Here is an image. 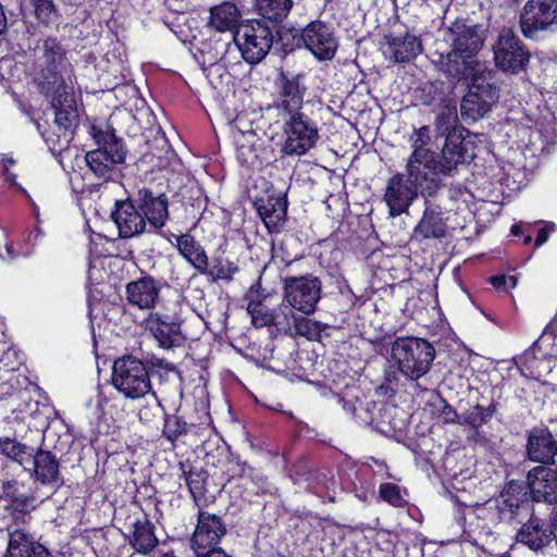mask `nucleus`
<instances>
[{"instance_id": "6e6d98bb", "label": "nucleus", "mask_w": 557, "mask_h": 557, "mask_svg": "<svg viewBox=\"0 0 557 557\" xmlns=\"http://www.w3.org/2000/svg\"><path fill=\"white\" fill-rule=\"evenodd\" d=\"M490 283L498 290L507 292L508 288H513L517 285V277L513 275L507 276L505 274L495 275L490 277Z\"/></svg>"}, {"instance_id": "412c9836", "label": "nucleus", "mask_w": 557, "mask_h": 557, "mask_svg": "<svg viewBox=\"0 0 557 557\" xmlns=\"http://www.w3.org/2000/svg\"><path fill=\"white\" fill-rule=\"evenodd\" d=\"M178 468L188 486L195 505L200 509L209 506L214 497L208 495L209 473L203 467L193 466L188 460L181 461Z\"/></svg>"}, {"instance_id": "bf43d9fd", "label": "nucleus", "mask_w": 557, "mask_h": 557, "mask_svg": "<svg viewBox=\"0 0 557 557\" xmlns=\"http://www.w3.org/2000/svg\"><path fill=\"white\" fill-rule=\"evenodd\" d=\"M127 301L139 307V281H133L126 285Z\"/></svg>"}, {"instance_id": "864d4df0", "label": "nucleus", "mask_w": 557, "mask_h": 557, "mask_svg": "<svg viewBox=\"0 0 557 557\" xmlns=\"http://www.w3.org/2000/svg\"><path fill=\"white\" fill-rule=\"evenodd\" d=\"M153 530L154 525L150 521L146 520L145 523H141V554H148L157 546L159 541Z\"/></svg>"}, {"instance_id": "423d86ee", "label": "nucleus", "mask_w": 557, "mask_h": 557, "mask_svg": "<svg viewBox=\"0 0 557 557\" xmlns=\"http://www.w3.org/2000/svg\"><path fill=\"white\" fill-rule=\"evenodd\" d=\"M322 282L313 274L286 276L283 281V297L288 307L304 314L315 311L321 299Z\"/></svg>"}, {"instance_id": "69168bd1", "label": "nucleus", "mask_w": 557, "mask_h": 557, "mask_svg": "<svg viewBox=\"0 0 557 557\" xmlns=\"http://www.w3.org/2000/svg\"><path fill=\"white\" fill-rule=\"evenodd\" d=\"M8 27V20L5 13L3 11L2 5L0 4V35H2Z\"/></svg>"}, {"instance_id": "603ef678", "label": "nucleus", "mask_w": 557, "mask_h": 557, "mask_svg": "<svg viewBox=\"0 0 557 557\" xmlns=\"http://www.w3.org/2000/svg\"><path fill=\"white\" fill-rule=\"evenodd\" d=\"M187 423L176 416L169 417L164 420L163 433L172 442L180 435L187 433Z\"/></svg>"}, {"instance_id": "9b49d317", "label": "nucleus", "mask_w": 557, "mask_h": 557, "mask_svg": "<svg viewBox=\"0 0 557 557\" xmlns=\"http://www.w3.org/2000/svg\"><path fill=\"white\" fill-rule=\"evenodd\" d=\"M306 91L307 87L301 83V75L288 76L281 73L276 81L272 106L284 116L305 115L300 111L305 103Z\"/></svg>"}, {"instance_id": "9d476101", "label": "nucleus", "mask_w": 557, "mask_h": 557, "mask_svg": "<svg viewBox=\"0 0 557 557\" xmlns=\"http://www.w3.org/2000/svg\"><path fill=\"white\" fill-rule=\"evenodd\" d=\"M496 65L503 71L518 73L525 69L530 52L510 28H504L494 47Z\"/></svg>"}, {"instance_id": "20e7f679", "label": "nucleus", "mask_w": 557, "mask_h": 557, "mask_svg": "<svg viewBox=\"0 0 557 557\" xmlns=\"http://www.w3.org/2000/svg\"><path fill=\"white\" fill-rule=\"evenodd\" d=\"M392 356L399 371L407 379L417 381L429 372L435 349L425 339L399 337L393 343Z\"/></svg>"}, {"instance_id": "393cba45", "label": "nucleus", "mask_w": 557, "mask_h": 557, "mask_svg": "<svg viewBox=\"0 0 557 557\" xmlns=\"http://www.w3.org/2000/svg\"><path fill=\"white\" fill-rule=\"evenodd\" d=\"M385 40L382 47L383 53L396 63L409 62L422 51V45L414 35L385 36Z\"/></svg>"}, {"instance_id": "f3484780", "label": "nucleus", "mask_w": 557, "mask_h": 557, "mask_svg": "<svg viewBox=\"0 0 557 557\" xmlns=\"http://www.w3.org/2000/svg\"><path fill=\"white\" fill-rule=\"evenodd\" d=\"M556 539V527L534 515L521 525L516 535L518 543L536 553L543 552Z\"/></svg>"}, {"instance_id": "6e6552de", "label": "nucleus", "mask_w": 557, "mask_h": 557, "mask_svg": "<svg viewBox=\"0 0 557 557\" xmlns=\"http://www.w3.org/2000/svg\"><path fill=\"white\" fill-rule=\"evenodd\" d=\"M520 29L525 38L557 30V0H528L520 12Z\"/></svg>"}, {"instance_id": "f03ea898", "label": "nucleus", "mask_w": 557, "mask_h": 557, "mask_svg": "<svg viewBox=\"0 0 557 557\" xmlns=\"http://www.w3.org/2000/svg\"><path fill=\"white\" fill-rule=\"evenodd\" d=\"M406 173L397 172L388 178L383 199L391 216L408 213L410 206L419 194L425 199L434 196L441 188L437 174L420 168H409L406 163Z\"/></svg>"}, {"instance_id": "a211bd4d", "label": "nucleus", "mask_w": 557, "mask_h": 557, "mask_svg": "<svg viewBox=\"0 0 557 557\" xmlns=\"http://www.w3.org/2000/svg\"><path fill=\"white\" fill-rule=\"evenodd\" d=\"M34 82L41 94L51 98V107H69L67 103L72 102L73 88L66 84L58 70L51 66L44 67Z\"/></svg>"}, {"instance_id": "4be33fe9", "label": "nucleus", "mask_w": 557, "mask_h": 557, "mask_svg": "<svg viewBox=\"0 0 557 557\" xmlns=\"http://www.w3.org/2000/svg\"><path fill=\"white\" fill-rule=\"evenodd\" d=\"M165 188L163 183H159L158 190L149 187L141 190V212L154 228H161L169 218Z\"/></svg>"}, {"instance_id": "4d7b16f0", "label": "nucleus", "mask_w": 557, "mask_h": 557, "mask_svg": "<svg viewBox=\"0 0 557 557\" xmlns=\"http://www.w3.org/2000/svg\"><path fill=\"white\" fill-rule=\"evenodd\" d=\"M141 384H144V388L146 389L145 392L141 389V399L146 400L147 405H149V399H151V401H152L151 409L153 411H156L157 413L161 414L162 409H161V406L158 403L154 394L148 395L151 386H150L149 380H147V382H146L144 375H141Z\"/></svg>"}, {"instance_id": "1a4fd4ad", "label": "nucleus", "mask_w": 557, "mask_h": 557, "mask_svg": "<svg viewBox=\"0 0 557 557\" xmlns=\"http://www.w3.org/2000/svg\"><path fill=\"white\" fill-rule=\"evenodd\" d=\"M143 116L147 119L148 126L145 127L141 136L145 138V146L148 150L141 153V161L149 164L152 170H161L166 166L171 153L168 139L157 123L153 110L147 104H141Z\"/></svg>"}, {"instance_id": "052dcab7", "label": "nucleus", "mask_w": 557, "mask_h": 557, "mask_svg": "<svg viewBox=\"0 0 557 557\" xmlns=\"http://www.w3.org/2000/svg\"><path fill=\"white\" fill-rule=\"evenodd\" d=\"M556 228L555 224L553 222H547L543 227H541L537 232V236L535 238V246L540 247L542 246L547 239L548 235L554 232Z\"/></svg>"}, {"instance_id": "2eb2a0df", "label": "nucleus", "mask_w": 557, "mask_h": 557, "mask_svg": "<svg viewBox=\"0 0 557 557\" xmlns=\"http://www.w3.org/2000/svg\"><path fill=\"white\" fill-rule=\"evenodd\" d=\"M225 533L226 528L222 519L200 508L196 530L191 537V548L196 555H203L208 553L209 549L216 548V545Z\"/></svg>"}, {"instance_id": "473e14b6", "label": "nucleus", "mask_w": 557, "mask_h": 557, "mask_svg": "<svg viewBox=\"0 0 557 557\" xmlns=\"http://www.w3.org/2000/svg\"><path fill=\"white\" fill-rule=\"evenodd\" d=\"M0 497L10 502V508L23 515L28 513L35 508V497L21 493L16 480L2 482Z\"/></svg>"}, {"instance_id": "7c9ffc66", "label": "nucleus", "mask_w": 557, "mask_h": 557, "mask_svg": "<svg viewBox=\"0 0 557 557\" xmlns=\"http://www.w3.org/2000/svg\"><path fill=\"white\" fill-rule=\"evenodd\" d=\"M85 160L89 169L99 178H103L104 182L114 181L119 177L120 171L115 168L112 157H109L106 150H92L88 151L85 156Z\"/></svg>"}, {"instance_id": "c85d7f7f", "label": "nucleus", "mask_w": 557, "mask_h": 557, "mask_svg": "<svg viewBox=\"0 0 557 557\" xmlns=\"http://www.w3.org/2000/svg\"><path fill=\"white\" fill-rule=\"evenodd\" d=\"M29 465L34 466L36 479L41 483H58L60 481L59 461L51 451L39 448L33 453Z\"/></svg>"}, {"instance_id": "f8f14e48", "label": "nucleus", "mask_w": 557, "mask_h": 557, "mask_svg": "<svg viewBox=\"0 0 557 557\" xmlns=\"http://www.w3.org/2000/svg\"><path fill=\"white\" fill-rule=\"evenodd\" d=\"M301 40L305 47L321 61L332 60L338 48L334 28L320 20L312 21L302 29Z\"/></svg>"}, {"instance_id": "b1692460", "label": "nucleus", "mask_w": 557, "mask_h": 557, "mask_svg": "<svg viewBox=\"0 0 557 557\" xmlns=\"http://www.w3.org/2000/svg\"><path fill=\"white\" fill-rule=\"evenodd\" d=\"M435 132L438 136H445V140L453 133L458 135L457 152L461 157L458 161V166L465 164L468 158L472 159V156L468 154V143L465 138V133H468V131L458 125V115L455 108L446 107L437 114L435 120Z\"/></svg>"}, {"instance_id": "09e8293b", "label": "nucleus", "mask_w": 557, "mask_h": 557, "mask_svg": "<svg viewBox=\"0 0 557 557\" xmlns=\"http://www.w3.org/2000/svg\"><path fill=\"white\" fill-rule=\"evenodd\" d=\"M379 495L382 500L387 504L403 508L407 505V500L401 493L400 487L395 483H383L380 485Z\"/></svg>"}, {"instance_id": "37998d69", "label": "nucleus", "mask_w": 557, "mask_h": 557, "mask_svg": "<svg viewBox=\"0 0 557 557\" xmlns=\"http://www.w3.org/2000/svg\"><path fill=\"white\" fill-rule=\"evenodd\" d=\"M238 272V267L227 260L222 258L213 259L212 265H207V270L202 271L201 274L207 275L211 278L212 282L216 281H232L235 273Z\"/></svg>"}, {"instance_id": "4c0bfd02", "label": "nucleus", "mask_w": 557, "mask_h": 557, "mask_svg": "<svg viewBox=\"0 0 557 557\" xmlns=\"http://www.w3.org/2000/svg\"><path fill=\"white\" fill-rule=\"evenodd\" d=\"M169 289V285L163 280H154L150 275L141 276V309L156 308L162 301L161 292Z\"/></svg>"}, {"instance_id": "0eeeda50", "label": "nucleus", "mask_w": 557, "mask_h": 557, "mask_svg": "<svg viewBox=\"0 0 557 557\" xmlns=\"http://www.w3.org/2000/svg\"><path fill=\"white\" fill-rule=\"evenodd\" d=\"M317 124L307 115L288 117L283 125L281 152L288 157L305 156L319 140Z\"/></svg>"}, {"instance_id": "de8ad7c7", "label": "nucleus", "mask_w": 557, "mask_h": 557, "mask_svg": "<svg viewBox=\"0 0 557 557\" xmlns=\"http://www.w3.org/2000/svg\"><path fill=\"white\" fill-rule=\"evenodd\" d=\"M34 13L39 23L49 25L53 23L59 14L53 0H30Z\"/></svg>"}, {"instance_id": "4468645a", "label": "nucleus", "mask_w": 557, "mask_h": 557, "mask_svg": "<svg viewBox=\"0 0 557 557\" xmlns=\"http://www.w3.org/2000/svg\"><path fill=\"white\" fill-rule=\"evenodd\" d=\"M525 458L537 465H555L557 436L546 425H536L527 431Z\"/></svg>"}, {"instance_id": "7ed1b4c3", "label": "nucleus", "mask_w": 557, "mask_h": 557, "mask_svg": "<svg viewBox=\"0 0 557 557\" xmlns=\"http://www.w3.org/2000/svg\"><path fill=\"white\" fill-rule=\"evenodd\" d=\"M458 135L450 134L445 140L441 152L431 150L428 146L431 141L429 126L414 129L411 136V153L407 159L409 168H420L440 176H453L458 171V161L461 159L457 152Z\"/></svg>"}, {"instance_id": "3c124183", "label": "nucleus", "mask_w": 557, "mask_h": 557, "mask_svg": "<svg viewBox=\"0 0 557 557\" xmlns=\"http://www.w3.org/2000/svg\"><path fill=\"white\" fill-rule=\"evenodd\" d=\"M296 319H298V315L294 313L292 308H286L285 310L280 308L278 310H275V322H273V325L276 326L278 331L287 334L292 331V324L295 325Z\"/></svg>"}, {"instance_id": "dca6fc26", "label": "nucleus", "mask_w": 557, "mask_h": 557, "mask_svg": "<svg viewBox=\"0 0 557 557\" xmlns=\"http://www.w3.org/2000/svg\"><path fill=\"white\" fill-rule=\"evenodd\" d=\"M528 499L524 484L516 480L509 481L495 500L497 519L500 522L512 523L527 508Z\"/></svg>"}, {"instance_id": "13d9d810", "label": "nucleus", "mask_w": 557, "mask_h": 557, "mask_svg": "<svg viewBox=\"0 0 557 557\" xmlns=\"http://www.w3.org/2000/svg\"><path fill=\"white\" fill-rule=\"evenodd\" d=\"M8 33L10 34H14V38L17 39V37L20 36V34L22 36L26 35L27 33H29V29H28V26L26 25V22L23 21V20H14V21H11L10 23H8V27L5 29Z\"/></svg>"}, {"instance_id": "f257e3e1", "label": "nucleus", "mask_w": 557, "mask_h": 557, "mask_svg": "<svg viewBox=\"0 0 557 557\" xmlns=\"http://www.w3.org/2000/svg\"><path fill=\"white\" fill-rule=\"evenodd\" d=\"M448 49L440 52V70L456 83H468L469 77L480 72L481 64L475 55L484 44L483 34L476 25L455 21L445 33Z\"/></svg>"}, {"instance_id": "79ce46f5", "label": "nucleus", "mask_w": 557, "mask_h": 557, "mask_svg": "<svg viewBox=\"0 0 557 557\" xmlns=\"http://www.w3.org/2000/svg\"><path fill=\"white\" fill-rule=\"evenodd\" d=\"M496 411V406L491 404L487 407L475 405L470 407L460 416V424L469 425L473 429H479L487 423Z\"/></svg>"}, {"instance_id": "f704fd0d", "label": "nucleus", "mask_w": 557, "mask_h": 557, "mask_svg": "<svg viewBox=\"0 0 557 557\" xmlns=\"http://www.w3.org/2000/svg\"><path fill=\"white\" fill-rule=\"evenodd\" d=\"M66 106L52 107L55 115V124L62 131V135L66 138V144L72 139L75 129L79 123V115L77 113L75 97H72V102Z\"/></svg>"}, {"instance_id": "a18cd8bd", "label": "nucleus", "mask_w": 557, "mask_h": 557, "mask_svg": "<svg viewBox=\"0 0 557 557\" xmlns=\"http://www.w3.org/2000/svg\"><path fill=\"white\" fill-rule=\"evenodd\" d=\"M247 312L251 318V323L256 327L272 326L274 320L275 309H271L263 305L261 301H249L247 305Z\"/></svg>"}, {"instance_id": "5701e85b", "label": "nucleus", "mask_w": 557, "mask_h": 557, "mask_svg": "<svg viewBox=\"0 0 557 557\" xmlns=\"http://www.w3.org/2000/svg\"><path fill=\"white\" fill-rule=\"evenodd\" d=\"M144 334L153 338L161 348L173 347L180 337V326L158 312H150L141 323Z\"/></svg>"}, {"instance_id": "680f3d73", "label": "nucleus", "mask_w": 557, "mask_h": 557, "mask_svg": "<svg viewBox=\"0 0 557 557\" xmlns=\"http://www.w3.org/2000/svg\"><path fill=\"white\" fill-rule=\"evenodd\" d=\"M48 552V548L39 542H35L32 549L27 552L26 557H39Z\"/></svg>"}, {"instance_id": "aec40b11", "label": "nucleus", "mask_w": 557, "mask_h": 557, "mask_svg": "<svg viewBox=\"0 0 557 557\" xmlns=\"http://www.w3.org/2000/svg\"><path fill=\"white\" fill-rule=\"evenodd\" d=\"M442 207L430 200L424 199V210L419 223L414 226L411 239L422 242L424 239H441L446 236L447 224L443 218Z\"/></svg>"}, {"instance_id": "c03bdc74", "label": "nucleus", "mask_w": 557, "mask_h": 557, "mask_svg": "<svg viewBox=\"0 0 557 557\" xmlns=\"http://www.w3.org/2000/svg\"><path fill=\"white\" fill-rule=\"evenodd\" d=\"M491 109L484 104L482 99L474 94L467 92V95L462 98L460 104V113L462 119L478 121L483 117Z\"/></svg>"}, {"instance_id": "6ab92c4d", "label": "nucleus", "mask_w": 557, "mask_h": 557, "mask_svg": "<svg viewBox=\"0 0 557 557\" xmlns=\"http://www.w3.org/2000/svg\"><path fill=\"white\" fill-rule=\"evenodd\" d=\"M112 383L126 397H139V359L132 355L117 358L112 368Z\"/></svg>"}, {"instance_id": "cd10ccee", "label": "nucleus", "mask_w": 557, "mask_h": 557, "mask_svg": "<svg viewBox=\"0 0 557 557\" xmlns=\"http://www.w3.org/2000/svg\"><path fill=\"white\" fill-rule=\"evenodd\" d=\"M83 58L86 72L99 79L119 71V58L114 53L104 52L100 48L97 51L86 53Z\"/></svg>"}, {"instance_id": "e2e57ef3", "label": "nucleus", "mask_w": 557, "mask_h": 557, "mask_svg": "<svg viewBox=\"0 0 557 557\" xmlns=\"http://www.w3.org/2000/svg\"><path fill=\"white\" fill-rule=\"evenodd\" d=\"M133 528L134 531L131 537V544L134 546L136 552H139V548L137 547V545L139 544V520L133 523Z\"/></svg>"}, {"instance_id": "a19ab883", "label": "nucleus", "mask_w": 557, "mask_h": 557, "mask_svg": "<svg viewBox=\"0 0 557 557\" xmlns=\"http://www.w3.org/2000/svg\"><path fill=\"white\" fill-rule=\"evenodd\" d=\"M36 540L23 530L10 533L7 554L4 557H26L28 550L35 545Z\"/></svg>"}, {"instance_id": "ea45409f", "label": "nucleus", "mask_w": 557, "mask_h": 557, "mask_svg": "<svg viewBox=\"0 0 557 557\" xmlns=\"http://www.w3.org/2000/svg\"><path fill=\"white\" fill-rule=\"evenodd\" d=\"M0 451L26 469L30 463L34 449L11 437H0Z\"/></svg>"}, {"instance_id": "bb28decb", "label": "nucleus", "mask_w": 557, "mask_h": 557, "mask_svg": "<svg viewBox=\"0 0 557 557\" xmlns=\"http://www.w3.org/2000/svg\"><path fill=\"white\" fill-rule=\"evenodd\" d=\"M111 218L119 228L120 237L129 238L139 234V212L131 198L117 200Z\"/></svg>"}, {"instance_id": "49530a36", "label": "nucleus", "mask_w": 557, "mask_h": 557, "mask_svg": "<svg viewBox=\"0 0 557 557\" xmlns=\"http://www.w3.org/2000/svg\"><path fill=\"white\" fill-rule=\"evenodd\" d=\"M45 67H53L58 70V65L62 63L65 58V49L57 38L48 37L42 45Z\"/></svg>"}, {"instance_id": "39448f33", "label": "nucleus", "mask_w": 557, "mask_h": 557, "mask_svg": "<svg viewBox=\"0 0 557 557\" xmlns=\"http://www.w3.org/2000/svg\"><path fill=\"white\" fill-rule=\"evenodd\" d=\"M273 29L263 20H253L240 25L234 34V41L243 59L251 64L265 58L273 45Z\"/></svg>"}, {"instance_id": "774afa93", "label": "nucleus", "mask_w": 557, "mask_h": 557, "mask_svg": "<svg viewBox=\"0 0 557 557\" xmlns=\"http://www.w3.org/2000/svg\"><path fill=\"white\" fill-rule=\"evenodd\" d=\"M7 253H8L9 258H11V259L15 257V251L13 249L12 243L7 244Z\"/></svg>"}, {"instance_id": "5fc2aeb1", "label": "nucleus", "mask_w": 557, "mask_h": 557, "mask_svg": "<svg viewBox=\"0 0 557 557\" xmlns=\"http://www.w3.org/2000/svg\"><path fill=\"white\" fill-rule=\"evenodd\" d=\"M441 407L438 408V417L445 423L460 424V416L458 412L444 399L440 398Z\"/></svg>"}, {"instance_id": "ddd939ff", "label": "nucleus", "mask_w": 557, "mask_h": 557, "mask_svg": "<svg viewBox=\"0 0 557 557\" xmlns=\"http://www.w3.org/2000/svg\"><path fill=\"white\" fill-rule=\"evenodd\" d=\"M537 465L525 476V490L532 502L557 505V468Z\"/></svg>"}, {"instance_id": "72a5a7b5", "label": "nucleus", "mask_w": 557, "mask_h": 557, "mask_svg": "<svg viewBox=\"0 0 557 557\" xmlns=\"http://www.w3.org/2000/svg\"><path fill=\"white\" fill-rule=\"evenodd\" d=\"M91 134L99 146L98 150H106L109 157H112L115 164L123 163L125 160V151L122 148L121 140L116 137L113 128L108 131L97 129L91 126Z\"/></svg>"}, {"instance_id": "c756f323", "label": "nucleus", "mask_w": 557, "mask_h": 557, "mask_svg": "<svg viewBox=\"0 0 557 557\" xmlns=\"http://www.w3.org/2000/svg\"><path fill=\"white\" fill-rule=\"evenodd\" d=\"M182 257L199 273L207 270L208 256L203 247L189 234L176 236L175 244Z\"/></svg>"}, {"instance_id": "338daca9", "label": "nucleus", "mask_w": 557, "mask_h": 557, "mask_svg": "<svg viewBox=\"0 0 557 557\" xmlns=\"http://www.w3.org/2000/svg\"><path fill=\"white\" fill-rule=\"evenodd\" d=\"M157 364H158L159 367L163 368V369L169 370V371L174 370V366H173V364H171V363H169V362H166V361H165V360H163V359H159Z\"/></svg>"}, {"instance_id": "2f4dec72", "label": "nucleus", "mask_w": 557, "mask_h": 557, "mask_svg": "<svg viewBox=\"0 0 557 557\" xmlns=\"http://www.w3.org/2000/svg\"><path fill=\"white\" fill-rule=\"evenodd\" d=\"M240 13L237 7L231 2H224L210 11V26L218 32H226L235 28L239 22Z\"/></svg>"}, {"instance_id": "58836bf2", "label": "nucleus", "mask_w": 557, "mask_h": 557, "mask_svg": "<svg viewBox=\"0 0 557 557\" xmlns=\"http://www.w3.org/2000/svg\"><path fill=\"white\" fill-rule=\"evenodd\" d=\"M480 73L483 72L480 70L479 73H474V75L469 77V79H472V85L469 89V92L480 97L482 99L483 106L486 104L491 109L492 106L498 100V88L493 82L486 79L485 76L479 75Z\"/></svg>"}, {"instance_id": "0e129e2a", "label": "nucleus", "mask_w": 557, "mask_h": 557, "mask_svg": "<svg viewBox=\"0 0 557 557\" xmlns=\"http://www.w3.org/2000/svg\"><path fill=\"white\" fill-rule=\"evenodd\" d=\"M198 557H230L224 550L221 548L209 549L208 553L203 555H197Z\"/></svg>"}, {"instance_id": "8fccbe9b", "label": "nucleus", "mask_w": 557, "mask_h": 557, "mask_svg": "<svg viewBox=\"0 0 557 557\" xmlns=\"http://www.w3.org/2000/svg\"><path fill=\"white\" fill-rule=\"evenodd\" d=\"M294 327L295 332L298 335L305 336L307 338H312L314 336H318L326 327V325L305 317H298V319H296Z\"/></svg>"}, {"instance_id": "a878e982", "label": "nucleus", "mask_w": 557, "mask_h": 557, "mask_svg": "<svg viewBox=\"0 0 557 557\" xmlns=\"http://www.w3.org/2000/svg\"><path fill=\"white\" fill-rule=\"evenodd\" d=\"M257 211L270 233L278 232L287 215V198L285 195L269 196L256 202Z\"/></svg>"}, {"instance_id": "e433bc0d", "label": "nucleus", "mask_w": 557, "mask_h": 557, "mask_svg": "<svg viewBox=\"0 0 557 557\" xmlns=\"http://www.w3.org/2000/svg\"><path fill=\"white\" fill-rule=\"evenodd\" d=\"M234 143L237 148V157L243 163H253L257 159V145L260 137L255 131L238 129L233 134Z\"/></svg>"}, {"instance_id": "c9c22d12", "label": "nucleus", "mask_w": 557, "mask_h": 557, "mask_svg": "<svg viewBox=\"0 0 557 557\" xmlns=\"http://www.w3.org/2000/svg\"><path fill=\"white\" fill-rule=\"evenodd\" d=\"M293 8V0H256V10L262 20L283 22Z\"/></svg>"}]
</instances>
